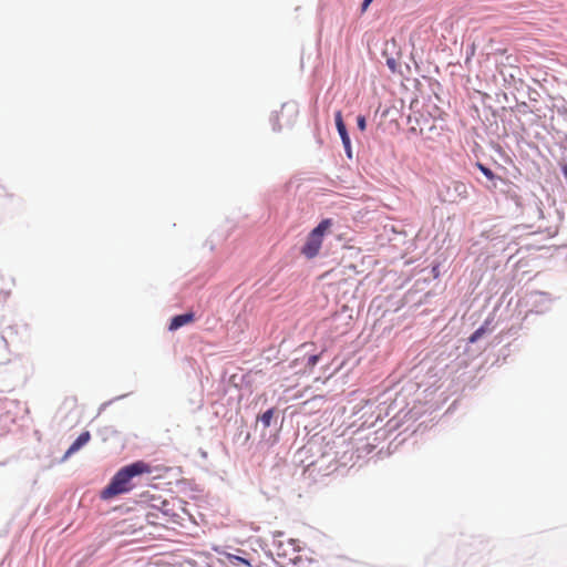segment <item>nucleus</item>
Instances as JSON below:
<instances>
[{"label":"nucleus","instance_id":"obj_1","mask_svg":"<svg viewBox=\"0 0 567 567\" xmlns=\"http://www.w3.org/2000/svg\"><path fill=\"white\" fill-rule=\"evenodd\" d=\"M152 471V466L144 461H137L120 468L102 489L101 498L106 501L131 492L135 487L133 480L140 475L151 474Z\"/></svg>","mask_w":567,"mask_h":567},{"label":"nucleus","instance_id":"obj_2","mask_svg":"<svg viewBox=\"0 0 567 567\" xmlns=\"http://www.w3.org/2000/svg\"><path fill=\"white\" fill-rule=\"evenodd\" d=\"M332 226V220L327 218L321 220L308 235L305 245L301 248V254L308 258H315L322 246L323 237Z\"/></svg>","mask_w":567,"mask_h":567},{"label":"nucleus","instance_id":"obj_3","mask_svg":"<svg viewBox=\"0 0 567 567\" xmlns=\"http://www.w3.org/2000/svg\"><path fill=\"white\" fill-rule=\"evenodd\" d=\"M334 120H336V126H337V130H338V133L342 140V144L346 148V152H347V155L348 157L351 158V143H350V137L348 135V132H347V127H346V124L343 122V118H342V113L341 111H337L336 114H334Z\"/></svg>","mask_w":567,"mask_h":567},{"label":"nucleus","instance_id":"obj_4","mask_svg":"<svg viewBox=\"0 0 567 567\" xmlns=\"http://www.w3.org/2000/svg\"><path fill=\"white\" fill-rule=\"evenodd\" d=\"M91 439V434L89 431H85L79 435V437L71 444L65 454L62 457V461L68 460L71 455L76 453L80 449H82Z\"/></svg>","mask_w":567,"mask_h":567},{"label":"nucleus","instance_id":"obj_5","mask_svg":"<svg viewBox=\"0 0 567 567\" xmlns=\"http://www.w3.org/2000/svg\"><path fill=\"white\" fill-rule=\"evenodd\" d=\"M194 320H195V315L193 312L178 315V316H175L174 318H172L168 328H169V330L174 331L185 324L192 323Z\"/></svg>","mask_w":567,"mask_h":567},{"label":"nucleus","instance_id":"obj_6","mask_svg":"<svg viewBox=\"0 0 567 567\" xmlns=\"http://www.w3.org/2000/svg\"><path fill=\"white\" fill-rule=\"evenodd\" d=\"M292 567H320V563L318 560L312 559V558L298 557L293 561Z\"/></svg>","mask_w":567,"mask_h":567},{"label":"nucleus","instance_id":"obj_7","mask_svg":"<svg viewBox=\"0 0 567 567\" xmlns=\"http://www.w3.org/2000/svg\"><path fill=\"white\" fill-rule=\"evenodd\" d=\"M452 186L454 192L461 197L466 198L467 197V187L464 183L454 181L452 182Z\"/></svg>","mask_w":567,"mask_h":567},{"label":"nucleus","instance_id":"obj_8","mask_svg":"<svg viewBox=\"0 0 567 567\" xmlns=\"http://www.w3.org/2000/svg\"><path fill=\"white\" fill-rule=\"evenodd\" d=\"M274 414H275V411L274 409H269L267 410L266 412H264L261 414V416L259 417L260 422L262 423L264 427H269L270 424H271V420L274 417Z\"/></svg>","mask_w":567,"mask_h":567},{"label":"nucleus","instance_id":"obj_9","mask_svg":"<svg viewBox=\"0 0 567 567\" xmlns=\"http://www.w3.org/2000/svg\"><path fill=\"white\" fill-rule=\"evenodd\" d=\"M477 167L488 179L495 178V174L488 167L484 166L481 163L477 164Z\"/></svg>","mask_w":567,"mask_h":567},{"label":"nucleus","instance_id":"obj_10","mask_svg":"<svg viewBox=\"0 0 567 567\" xmlns=\"http://www.w3.org/2000/svg\"><path fill=\"white\" fill-rule=\"evenodd\" d=\"M485 333V329L483 327L478 328L476 331H474L470 337V342L474 343L476 342L483 334Z\"/></svg>","mask_w":567,"mask_h":567},{"label":"nucleus","instance_id":"obj_11","mask_svg":"<svg viewBox=\"0 0 567 567\" xmlns=\"http://www.w3.org/2000/svg\"><path fill=\"white\" fill-rule=\"evenodd\" d=\"M357 124L360 131H364L367 126L365 117L362 115H359L357 118Z\"/></svg>","mask_w":567,"mask_h":567},{"label":"nucleus","instance_id":"obj_12","mask_svg":"<svg viewBox=\"0 0 567 567\" xmlns=\"http://www.w3.org/2000/svg\"><path fill=\"white\" fill-rule=\"evenodd\" d=\"M319 361V355L318 354H313V355H310L308 358V363L307 365L310 367V368H313Z\"/></svg>","mask_w":567,"mask_h":567},{"label":"nucleus","instance_id":"obj_13","mask_svg":"<svg viewBox=\"0 0 567 567\" xmlns=\"http://www.w3.org/2000/svg\"><path fill=\"white\" fill-rule=\"evenodd\" d=\"M372 0H363V3H362V10H365L369 4L371 3Z\"/></svg>","mask_w":567,"mask_h":567}]
</instances>
